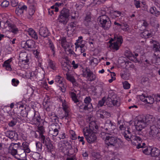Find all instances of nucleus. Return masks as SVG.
Instances as JSON below:
<instances>
[{"label":"nucleus","instance_id":"7","mask_svg":"<svg viewBox=\"0 0 160 160\" xmlns=\"http://www.w3.org/2000/svg\"><path fill=\"white\" fill-rule=\"evenodd\" d=\"M82 74V76L87 78L91 82L95 81L96 78V75L88 68L86 67L83 69Z\"/></svg>","mask_w":160,"mask_h":160},{"label":"nucleus","instance_id":"13","mask_svg":"<svg viewBox=\"0 0 160 160\" xmlns=\"http://www.w3.org/2000/svg\"><path fill=\"white\" fill-rule=\"evenodd\" d=\"M35 42L32 40H28L26 42L22 41L21 42L22 47L25 49L27 48H32L34 47Z\"/></svg>","mask_w":160,"mask_h":160},{"label":"nucleus","instance_id":"59","mask_svg":"<svg viewBox=\"0 0 160 160\" xmlns=\"http://www.w3.org/2000/svg\"><path fill=\"white\" fill-rule=\"evenodd\" d=\"M9 3L7 1H4L1 3V6L2 7L6 8L8 6Z\"/></svg>","mask_w":160,"mask_h":160},{"label":"nucleus","instance_id":"50","mask_svg":"<svg viewBox=\"0 0 160 160\" xmlns=\"http://www.w3.org/2000/svg\"><path fill=\"white\" fill-rule=\"evenodd\" d=\"M38 132H39L40 137H41L43 135V133L45 132L44 128L42 126L39 127L38 128Z\"/></svg>","mask_w":160,"mask_h":160},{"label":"nucleus","instance_id":"28","mask_svg":"<svg viewBox=\"0 0 160 160\" xmlns=\"http://www.w3.org/2000/svg\"><path fill=\"white\" fill-rule=\"evenodd\" d=\"M12 58H10L8 60L5 61L3 63L2 66L3 67H5L7 70L9 71H11L12 70V68L10 64V62L12 61Z\"/></svg>","mask_w":160,"mask_h":160},{"label":"nucleus","instance_id":"45","mask_svg":"<svg viewBox=\"0 0 160 160\" xmlns=\"http://www.w3.org/2000/svg\"><path fill=\"white\" fill-rule=\"evenodd\" d=\"M160 48V44L158 42L155 43L154 44H153L152 50L155 52H157L159 51Z\"/></svg>","mask_w":160,"mask_h":160},{"label":"nucleus","instance_id":"24","mask_svg":"<svg viewBox=\"0 0 160 160\" xmlns=\"http://www.w3.org/2000/svg\"><path fill=\"white\" fill-rule=\"evenodd\" d=\"M76 22H71L68 26L67 30V31L68 32L69 31H70L72 32H73L76 29Z\"/></svg>","mask_w":160,"mask_h":160},{"label":"nucleus","instance_id":"27","mask_svg":"<svg viewBox=\"0 0 160 160\" xmlns=\"http://www.w3.org/2000/svg\"><path fill=\"white\" fill-rule=\"evenodd\" d=\"M28 34L32 38L35 39H37L38 38V35L37 33L32 28H29L28 30Z\"/></svg>","mask_w":160,"mask_h":160},{"label":"nucleus","instance_id":"38","mask_svg":"<svg viewBox=\"0 0 160 160\" xmlns=\"http://www.w3.org/2000/svg\"><path fill=\"white\" fill-rule=\"evenodd\" d=\"M18 120V117H13L12 120L8 122V126L10 127H12L14 126L16 124Z\"/></svg>","mask_w":160,"mask_h":160},{"label":"nucleus","instance_id":"64","mask_svg":"<svg viewBox=\"0 0 160 160\" xmlns=\"http://www.w3.org/2000/svg\"><path fill=\"white\" fill-rule=\"evenodd\" d=\"M154 125L156 126V127L158 129H160V118L158 119Z\"/></svg>","mask_w":160,"mask_h":160},{"label":"nucleus","instance_id":"18","mask_svg":"<svg viewBox=\"0 0 160 160\" xmlns=\"http://www.w3.org/2000/svg\"><path fill=\"white\" fill-rule=\"evenodd\" d=\"M141 140L142 139L140 137L135 134L132 135L130 141L133 145L137 146L139 142H141Z\"/></svg>","mask_w":160,"mask_h":160},{"label":"nucleus","instance_id":"49","mask_svg":"<svg viewBox=\"0 0 160 160\" xmlns=\"http://www.w3.org/2000/svg\"><path fill=\"white\" fill-rule=\"evenodd\" d=\"M114 41L115 42H117L118 44H119V45H121L123 42V39L122 36H118L116 40Z\"/></svg>","mask_w":160,"mask_h":160},{"label":"nucleus","instance_id":"8","mask_svg":"<svg viewBox=\"0 0 160 160\" xmlns=\"http://www.w3.org/2000/svg\"><path fill=\"white\" fill-rule=\"evenodd\" d=\"M69 16V13L68 9L63 8L60 12L58 18V21L62 23L66 24L68 22Z\"/></svg>","mask_w":160,"mask_h":160},{"label":"nucleus","instance_id":"40","mask_svg":"<svg viewBox=\"0 0 160 160\" xmlns=\"http://www.w3.org/2000/svg\"><path fill=\"white\" fill-rule=\"evenodd\" d=\"M66 78L67 80L72 82V83H74L76 82V80L74 77L70 74L68 73L67 72L66 74Z\"/></svg>","mask_w":160,"mask_h":160},{"label":"nucleus","instance_id":"15","mask_svg":"<svg viewBox=\"0 0 160 160\" xmlns=\"http://www.w3.org/2000/svg\"><path fill=\"white\" fill-rule=\"evenodd\" d=\"M6 136L12 140L16 141L18 139V135L17 133L12 131H7L6 132Z\"/></svg>","mask_w":160,"mask_h":160},{"label":"nucleus","instance_id":"2","mask_svg":"<svg viewBox=\"0 0 160 160\" xmlns=\"http://www.w3.org/2000/svg\"><path fill=\"white\" fill-rule=\"evenodd\" d=\"M107 99L108 101L106 102V104L109 107L119 106L120 105V99L117 97L113 92L109 93Z\"/></svg>","mask_w":160,"mask_h":160},{"label":"nucleus","instance_id":"55","mask_svg":"<svg viewBox=\"0 0 160 160\" xmlns=\"http://www.w3.org/2000/svg\"><path fill=\"white\" fill-rule=\"evenodd\" d=\"M48 150V152H50L53 148V145L51 142L45 145Z\"/></svg>","mask_w":160,"mask_h":160},{"label":"nucleus","instance_id":"47","mask_svg":"<svg viewBox=\"0 0 160 160\" xmlns=\"http://www.w3.org/2000/svg\"><path fill=\"white\" fill-rule=\"evenodd\" d=\"M62 77L59 76H57L55 78V82L60 85H62Z\"/></svg>","mask_w":160,"mask_h":160},{"label":"nucleus","instance_id":"43","mask_svg":"<svg viewBox=\"0 0 160 160\" xmlns=\"http://www.w3.org/2000/svg\"><path fill=\"white\" fill-rule=\"evenodd\" d=\"M62 106L63 107V109L64 112H67V110H69L68 109V104L65 100L62 101Z\"/></svg>","mask_w":160,"mask_h":160},{"label":"nucleus","instance_id":"63","mask_svg":"<svg viewBox=\"0 0 160 160\" xmlns=\"http://www.w3.org/2000/svg\"><path fill=\"white\" fill-rule=\"evenodd\" d=\"M122 25L123 26V27H121V29L124 31H127V28H128V25L126 23H123V24Z\"/></svg>","mask_w":160,"mask_h":160},{"label":"nucleus","instance_id":"19","mask_svg":"<svg viewBox=\"0 0 160 160\" xmlns=\"http://www.w3.org/2000/svg\"><path fill=\"white\" fill-rule=\"evenodd\" d=\"M39 34L41 36L45 38L49 35V32L47 28L42 27L39 30Z\"/></svg>","mask_w":160,"mask_h":160},{"label":"nucleus","instance_id":"16","mask_svg":"<svg viewBox=\"0 0 160 160\" xmlns=\"http://www.w3.org/2000/svg\"><path fill=\"white\" fill-rule=\"evenodd\" d=\"M91 101L92 99L89 96L87 97L84 100V103L85 104L84 108L85 109L86 108H88L89 110V111H91V109L92 108V105L91 103Z\"/></svg>","mask_w":160,"mask_h":160},{"label":"nucleus","instance_id":"48","mask_svg":"<svg viewBox=\"0 0 160 160\" xmlns=\"http://www.w3.org/2000/svg\"><path fill=\"white\" fill-rule=\"evenodd\" d=\"M36 148L37 150L39 151H41L42 148V145L41 143L39 142H37L36 143Z\"/></svg>","mask_w":160,"mask_h":160},{"label":"nucleus","instance_id":"37","mask_svg":"<svg viewBox=\"0 0 160 160\" xmlns=\"http://www.w3.org/2000/svg\"><path fill=\"white\" fill-rule=\"evenodd\" d=\"M40 138L42 142L45 145L51 142L49 138H46L44 135H42Z\"/></svg>","mask_w":160,"mask_h":160},{"label":"nucleus","instance_id":"20","mask_svg":"<svg viewBox=\"0 0 160 160\" xmlns=\"http://www.w3.org/2000/svg\"><path fill=\"white\" fill-rule=\"evenodd\" d=\"M113 41L112 39L109 41V42L110 44L109 47L111 50L117 51L118 50L121 45H119V44H118L117 42H115L114 41L113 42H112Z\"/></svg>","mask_w":160,"mask_h":160},{"label":"nucleus","instance_id":"42","mask_svg":"<svg viewBox=\"0 0 160 160\" xmlns=\"http://www.w3.org/2000/svg\"><path fill=\"white\" fill-rule=\"evenodd\" d=\"M89 129L90 130H94V128L98 129V126L96 125L95 122H91L89 124Z\"/></svg>","mask_w":160,"mask_h":160},{"label":"nucleus","instance_id":"30","mask_svg":"<svg viewBox=\"0 0 160 160\" xmlns=\"http://www.w3.org/2000/svg\"><path fill=\"white\" fill-rule=\"evenodd\" d=\"M150 13L156 17H158L160 15V12L155 7H152L150 9Z\"/></svg>","mask_w":160,"mask_h":160},{"label":"nucleus","instance_id":"4","mask_svg":"<svg viewBox=\"0 0 160 160\" xmlns=\"http://www.w3.org/2000/svg\"><path fill=\"white\" fill-rule=\"evenodd\" d=\"M98 21L100 26L105 30H108L111 25L110 18L106 15H102L98 18Z\"/></svg>","mask_w":160,"mask_h":160},{"label":"nucleus","instance_id":"21","mask_svg":"<svg viewBox=\"0 0 160 160\" xmlns=\"http://www.w3.org/2000/svg\"><path fill=\"white\" fill-rule=\"evenodd\" d=\"M5 24L8 25V27L11 28V29L10 30L11 32H12L14 34H16L18 32V29L16 27V26L13 24L10 23L7 21Z\"/></svg>","mask_w":160,"mask_h":160},{"label":"nucleus","instance_id":"41","mask_svg":"<svg viewBox=\"0 0 160 160\" xmlns=\"http://www.w3.org/2000/svg\"><path fill=\"white\" fill-rule=\"evenodd\" d=\"M152 148V147H145L142 149V151L143 153L146 155H149L151 153Z\"/></svg>","mask_w":160,"mask_h":160},{"label":"nucleus","instance_id":"53","mask_svg":"<svg viewBox=\"0 0 160 160\" xmlns=\"http://www.w3.org/2000/svg\"><path fill=\"white\" fill-rule=\"evenodd\" d=\"M105 102V97L102 98V99L99 101L98 103V106L101 107L104 105Z\"/></svg>","mask_w":160,"mask_h":160},{"label":"nucleus","instance_id":"39","mask_svg":"<svg viewBox=\"0 0 160 160\" xmlns=\"http://www.w3.org/2000/svg\"><path fill=\"white\" fill-rule=\"evenodd\" d=\"M121 14V12L117 11H112L111 12V16L112 18H114L119 16Z\"/></svg>","mask_w":160,"mask_h":160},{"label":"nucleus","instance_id":"33","mask_svg":"<svg viewBox=\"0 0 160 160\" xmlns=\"http://www.w3.org/2000/svg\"><path fill=\"white\" fill-rule=\"evenodd\" d=\"M62 68L64 71L68 73L71 68V66L68 63L64 62L62 64Z\"/></svg>","mask_w":160,"mask_h":160},{"label":"nucleus","instance_id":"10","mask_svg":"<svg viewBox=\"0 0 160 160\" xmlns=\"http://www.w3.org/2000/svg\"><path fill=\"white\" fill-rule=\"evenodd\" d=\"M20 143H12L8 148V152L14 158H17L15 155L18 154L17 150L19 147Z\"/></svg>","mask_w":160,"mask_h":160},{"label":"nucleus","instance_id":"25","mask_svg":"<svg viewBox=\"0 0 160 160\" xmlns=\"http://www.w3.org/2000/svg\"><path fill=\"white\" fill-rule=\"evenodd\" d=\"M160 150L156 148H152L151 153L150 154L152 157H157L160 155Z\"/></svg>","mask_w":160,"mask_h":160},{"label":"nucleus","instance_id":"34","mask_svg":"<svg viewBox=\"0 0 160 160\" xmlns=\"http://www.w3.org/2000/svg\"><path fill=\"white\" fill-rule=\"evenodd\" d=\"M48 67L53 70L57 69V68L56 66V63L52 60H49L48 62Z\"/></svg>","mask_w":160,"mask_h":160},{"label":"nucleus","instance_id":"6","mask_svg":"<svg viewBox=\"0 0 160 160\" xmlns=\"http://www.w3.org/2000/svg\"><path fill=\"white\" fill-rule=\"evenodd\" d=\"M28 119L33 123L39 125L42 120L38 112L34 111L29 112Z\"/></svg>","mask_w":160,"mask_h":160},{"label":"nucleus","instance_id":"31","mask_svg":"<svg viewBox=\"0 0 160 160\" xmlns=\"http://www.w3.org/2000/svg\"><path fill=\"white\" fill-rule=\"evenodd\" d=\"M69 95L70 97L72 98V100L75 103H77L79 102V100L77 98V97L76 93L74 92H69Z\"/></svg>","mask_w":160,"mask_h":160},{"label":"nucleus","instance_id":"60","mask_svg":"<svg viewBox=\"0 0 160 160\" xmlns=\"http://www.w3.org/2000/svg\"><path fill=\"white\" fill-rule=\"evenodd\" d=\"M49 46L53 52V55L54 56L55 47L53 43L51 42L49 43Z\"/></svg>","mask_w":160,"mask_h":160},{"label":"nucleus","instance_id":"58","mask_svg":"<svg viewBox=\"0 0 160 160\" xmlns=\"http://www.w3.org/2000/svg\"><path fill=\"white\" fill-rule=\"evenodd\" d=\"M12 84L15 86H17L19 83V81L18 80H16L15 78H13L12 80Z\"/></svg>","mask_w":160,"mask_h":160},{"label":"nucleus","instance_id":"5","mask_svg":"<svg viewBox=\"0 0 160 160\" xmlns=\"http://www.w3.org/2000/svg\"><path fill=\"white\" fill-rule=\"evenodd\" d=\"M83 132L85 138L89 143H92L96 140L97 137L95 134L92 130H90L88 128H84Z\"/></svg>","mask_w":160,"mask_h":160},{"label":"nucleus","instance_id":"12","mask_svg":"<svg viewBox=\"0 0 160 160\" xmlns=\"http://www.w3.org/2000/svg\"><path fill=\"white\" fill-rule=\"evenodd\" d=\"M60 126L58 123H53L51 126L49 133L52 137H56L58 133L59 130L60 129Z\"/></svg>","mask_w":160,"mask_h":160},{"label":"nucleus","instance_id":"56","mask_svg":"<svg viewBox=\"0 0 160 160\" xmlns=\"http://www.w3.org/2000/svg\"><path fill=\"white\" fill-rule=\"evenodd\" d=\"M133 2L136 8H138L141 7L140 5V2L139 1L137 0H134Z\"/></svg>","mask_w":160,"mask_h":160},{"label":"nucleus","instance_id":"23","mask_svg":"<svg viewBox=\"0 0 160 160\" xmlns=\"http://www.w3.org/2000/svg\"><path fill=\"white\" fill-rule=\"evenodd\" d=\"M37 3L34 0L30 4V10L29 14L30 16L33 14L35 11Z\"/></svg>","mask_w":160,"mask_h":160},{"label":"nucleus","instance_id":"17","mask_svg":"<svg viewBox=\"0 0 160 160\" xmlns=\"http://www.w3.org/2000/svg\"><path fill=\"white\" fill-rule=\"evenodd\" d=\"M27 9V6L25 5H19L18 8L15 10L16 13L18 16H22L25 11H26Z\"/></svg>","mask_w":160,"mask_h":160},{"label":"nucleus","instance_id":"52","mask_svg":"<svg viewBox=\"0 0 160 160\" xmlns=\"http://www.w3.org/2000/svg\"><path fill=\"white\" fill-rule=\"evenodd\" d=\"M84 106H85V104L84 103H82V102H79L78 104V106L81 109H82L83 110L85 111H88L89 110L88 108H86L85 109H84Z\"/></svg>","mask_w":160,"mask_h":160},{"label":"nucleus","instance_id":"36","mask_svg":"<svg viewBox=\"0 0 160 160\" xmlns=\"http://www.w3.org/2000/svg\"><path fill=\"white\" fill-rule=\"evenodd\" d=\"M145 99L144 100V101L147 103L152 104L154 102V100L153 96H148L146 97Z\"/></svg>","mask_w":160,"mask_h":160},{"label":"nucleus","instance_id":"44","mask_svg":"<svg viewBox=\"0 0 160 160\" xmlns=\"http://www.w3.org/2000/svg\"><path fill=\"white\" fill-rule=\"evenodd\" d=\"M20 114L22 117H27L28 118L29 112H28L25 108L21 110Z\"/></svg>","mask_w":160,"mask_h":160},{"label":"nucleus","instance_id":"51","mask_svg":"<svg viewBox=\"0 0 160 160\" xmlns=\"http://www.w3.org/2000/svg\"><path fill=\"white\" fill-rule=\"evenodd\" d=\"M50 118L52 122H55L54 123H58V122H59V118L55 114L53 117Z\"/></svg>","mask_w":160,"mask_h":160},{"label":"nucleus","instance_id":"1","mask_svg":"<svg viewBox=\"0 0 160 160\" xmlns=\"http://www.w3.org/2000/svg\"><path fill=\"white\" fill-rule=\"evenodd\" d=\"M109 136H106L105 142L108 147H113L114 148L122 147L123 144L121 140L115 137H113L110 134Z\"/></svg>","mask_w":160,"mask_h":160},{"label":"nucleus","instance_id":"11","mask_svg":"<svg viewBox=\"0 0 160 160\" xmlns=\"http://www.w3.org/2000/svg\"><path fill=\"white\" fill-rule=\"evenodd\" d=\"M104 128L106 131L112 133L115 128V123L110 120H107L105 123Z\"/></svg>","mask_w":160,"mask_h":160},{"label":"nucleus","instance_id":"3","mask_svg":"<svg viewBox=\"0 0 160 160\" xmlns=\"http://www.w3.org/2000/svg\"><path fill=\"white\" fill-rule=\"evenodd\" d=\"M154 120L155 118L152 115H147L146 116H140L139 117L135 123L144 125L143 126L146 127L149 124L152 123Z\"/></svg>","mask_w":160,"mask_h":160},{"label":"nucleus","instance_id":"26","mask_svg":"<svg viewBox=\"0 0 160 160\" xmlns=\"http://www.w3.org/2000/svg\"><path fill=\"white\" fill-rule=\"evenodd\" d=\"M29 143L26 142H24L22 144V148L26 153H29L31 151L29 148Z\"/></svg>","mask_w":160,"mask_h":160},{"label":"nucleus","instance_id":"29","mask_svg":"<svg viewBox=\"0 0 160 160\" xmlns=\"http://www.w3.org/2000/svg\"><path fill=\"white\" fill-rule=\"evenodd\" d=\"M126 139L130 141L132 136V134L129 130H125L122 134Z\"/></svg>","mask_w":160,"mask_h":160},{"label":"nucleus","instance_id":"62","mask_svg":"<svg viewBox=\"0 0 160 160\" xmlns=\"http://www.w3.org/2000/svg\"><path fill=\"white\" fill-rule=\"evenodd\" d=\"M141 142H139V143L137 145V148H143L145 147H145L146 144L145 143H140Z\"/></svg>","mask_w":160,"mask_h":160},{"label":"nucleus","instance_id":"54","mask_svg":"<svg viewBox=\"0 0 160 160\" xmlns=\"http://www.w3.org/2000/svg\"><path fill=\"white\" fill-rule=\"evenodd\" d=\"M123 88L125 89H128L130 88V84L126 81L123 82Z\"/></svg>","mask_w":160,"mask_h":160},{"label":"nucleus","instance_id":"9","mask_svg":"<svg viewBox=\"0 0 160 160\" xmlns=\"http://www.w3.org/2000/svg\"><path fill=\"white\" fill-rule=\"evenodd\" d=\"M160 135V131L159 132L158 129L156 126L154 125L151 126L150 127L148 136L150 139H153L157 136L158 138Z\"/></svg>","mask_w":160,"mask_h":160},{"label":"nucleus","instance_id":"35","mask_svg":"<svg viewBox=\"0 0 160 160\" xmlns=\"http://www.w3.org/2000/svg\"><path fill=\"white\" fill-rule=\"evenodd\" d=\"M126 54L127 57L131 61L135 62L137 60V58H134L133 54L131 52L128 51L127 52H126Z\"/></svg>","mask_w":160,"mask_h":160},{"label":"nucleus","instance_id":"22","mask_svg":"<svg viewBox=\"0 0 160 160\" xmlns=\"http://www.w3.org/2000/svg\"><path fill=\"white\" fill-rule=\"evenodd\" d=\"M61 42V45L64 48L65 50L70 48V43L66 41V38L63 37L60 40Z\"/></svg>","mask_w":160,"mask_h":160},{"label":"nucleus","instance_id":"14","mask_svg":"<svg viewBox=\"0 0 160 160\" xmlns=\"http://www.w3.org/2000/svg\"><path fill=\"white\" fill-rule=\"evenodd\" d=\"M19 58L24 64H28L29 61L28 54L26 52H21L20 53Z\"/></svg>","mask_w":160,"mask_h":160},{"label":"nucleus","instance_id":"61","mask_svg":"<svg viewBox=\"0 0 160 160\" xmlns=\"http://www.w3.org/2000/svg\"><path fill=\"white\" fill-rule=\"evenodd\" d=\"M66 52H68L69 54H71L73 55L74 56L76 55L75 53L71 49V48H68L67 49L65 50Z\"/></svg>","mask_w":160,"mask_h":160},{"label":"nucleus","instance_id":"57","mask_svg":"<svg viewBox=\"0 0 160 160\" xmlns=\"http://www.w3.org/2000/svg\"><path fill=\"white\" fill-rule=\"evenodd\" d=\"M67 112H65V115L64 117H62V118H65L66 119L68 120L67 122H68V120L70 117V115L69 114V110H67Z\"/></svg>","mask_w":160,"mask_h":160},{"label":"nucleus","instance_id":"32","mask_svg":"<svg viewBox=\"0 0 160 160\" xmlns=\"http://www.w3.org/2000/svg\"><path fill=\"white\" fill-rule=\"evenodd\" d=\"M136 129L137 131H138V134L139 135H142V132H141L146 127L143 126L144 125H140L138 124L135 123Z\"/></svg>","mask_w":160,"mask_h":160},{"label":"nucleus","instance_id":"46","mask_svg":"<svg viewBox=\"0 0 160 160\" xmlns=\"http://www.w3.org/2000/svg\"><path fill=\"white\" fill-rule=\"evenodd\" d=\"M91 16L90 14H87L84 19V23L86 24L87 23V24L88 23L91 22Z\"/></svg>","mask_w":160,"mask_h":160}]
</instances>
